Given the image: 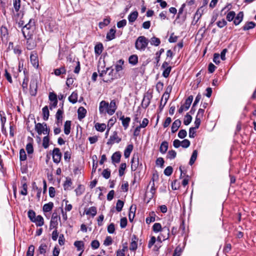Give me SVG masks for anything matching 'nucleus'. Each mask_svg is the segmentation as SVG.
Returning <instances> with one entry per match:
<instances>
[{"label": "nucleus", "instance_id": "obj_1", "mask_svg": "<svg viewBox=\"0 0 256 256\" xmlns=\"http://www.w3.org/2000/svg\"><path fill=\"white\" fill-rule=\"evenodd\" d=\"M152 230L155 232H166V236H164V234H161L162 236L164 238V240H168L170 237V228L169 227L165 226L164 228L162 227L161 224L160 223H155L152 226Z\"/></svg>", "mask_w": 256, "mask_h": 256}, {"label": "nucleus", "instance_id": "obj_2", "mask_svg": "<svg viewBox=\"0 0 256 256\" xmlns=\"http://www.w3.org/2000/svg\"><path fill=\"white\" fill-rule=\"evenodd\" d=\"M34 23V20L32 19H30L28 22L22 28V32L24 38H27L28 36L29 38L32 36Z\"/></svg>", "mask_w": 256, "mask_h": 256}, {"label": "nucleus", "instance_id": "obj_3", "mask_svg": "<svg viewBox=\"0 0 256 256\" xmlns=\"http://www.w3.org/2000/svg\"><path fill=\"white\" fill-rule=\"evenodd\" d=\"M148 40L144 36H140L135 42V48L140 50H144L148 44Z\"/></svg>", "mask_w": 256, "mask_h": 256}, {"label": "nucleus", "instance_id": "obj_4", "mask_svg": "<svg viewBox=\"0 0 256 256\" xmlns=\"http://www.w3.org/2000/svg\"><path fill=\"white\" fill-rule=\"evenodd\" d=\"M60 220V218L58 215V214L56 212H54L52 214L51 220L50 222V229H57L58 226V220Z\"/></svg>", "mask_w": 256, "mask_h": 256}, {"label": "nucleus", "instance_id": "obj_5", "mask_svg": "<svg viewBox=\"0 0 256 256\" xmlns=\"http://www.w3.org/2000/svg\"><path fill=\"white\" fill-rule=\"evenodd\" d=\"M38 80L36 78H32L30 84V92L32 96H36L38 90Z\"/></svg>", "mask_w": 256, "mask_h": 256}, {"label": "nucleus", "instance_id": "obj_6", "mask_svg": "<svg viewBox=\"0 0 256 256\" xmlns=\"http://www.w3.org/2000/svg\"><path fill=\"white\" fill-rule=\"evenodd\" d=\"M121 140L122 138L118 136V132L116 131H114L112 134L110 136L106 144L108 145H112L114 144V142L119 143Z\"/></svg>", "mask_w": 256, "mask_h": 256}, {"label": "nucleus", "instance_id": "obj_7", "mask_svg": "<svg viewBox=\"0 0 256 256\" xmlns=\"http://www.w3.org/2000/svg\"><path fill=\"white\" fill-rule=\"evenodd\" d=\"M62 154L58 148H54L52 150V160L54 163L58 164L60 162Z\"/></svg>", "mask_w": 256, "mask_h": 256}, {"label": "nucleus", "instance_id": "obj_8", "mask_svg": "<svg viewBox=\"0 0 256 256\" xmlns=\"http://www.w3.org/2000/svg\"><path fill=\"white\" fill-rule=\"evenodd\" d=\"M30 60L34 67L38 68L39 66L38 58L37 52L36 51H33L31 52Z\"/></svg>", "mask_w": 256, "mask_h": 256}, {"label": "nucleus", "instance_id": "obj_9", "mask_svg": "<svg viewBox=\"0 0 256 256\" xmlns=\"http://www.w3.org/2000/svg\"><path fill=\"white\" fill-rule=\"evenodd\" d=\"M131 169L132 171H135L139 166H142V164L139 163V158L138 154L134 155L131 160Z\"/></svg>", "mask_w": 256, "mask_h": 256}, {"label": "nucleus", "instance_id": "obj_10", "mask_svg": "<svg viewBox=\"0 0 256 256\" xmlns=\"http://www.w3.org/2000/svg\"><path fill=\"white\" fill-rule=\"evenodd\" d=\"M64 114V110L62 109H58L56 114V124L58 126H60L62 124V114Z\"/></svg>", "mask_w": 256, "mask_h": 256}, {"label": "nucleus", "instance_id": "obj_11", "mask_svg": "<svg viewBox=\"0 0 256 256\" xmlns=\"http://www.w3.org/2000/svg\"><path fill=\"white\" fill-rule=\"evenodd\" d=\"M108 103L105 100H102L100 103L99 112L100 114H106L108 110Z\"/></svg>", "mask_w": 256, "mask_h": 256}, {"label": "nucleus", "instance_id": "obj_12", "mask_svg": "<svg viewBox=\"0 0 256 256\" xmlns=\"http://www.w3.org/2000/svg\"><path fill=\"white\" fill-rule=\"evenodd\" d=\"M34 123L35 124V130L38 135H41L44 132V128L46 126V123H36L35 120H34Z\"/></svg>", "mask_w": 256, "mask_h": 256}, {"label": "nucleus", "instance_id": "obj_13", "mask_svg": "<svg viewBox=\"0 0 256 256\" xmlns=\"http://www.w3.org/2000/svg\"><path fill=\"white\" fill-rule=\"evenodd\" d=\"M108 108L109 109L107 110V113L109 115H112L115 112L117 108L116 103L114 100H111Z\"/></svg>", "mask_w": 256, "mask_h": 256}, {"label": "nucleus", "instance_id": "obj_14", "mask_svg": "<svg viewBox=\"0 0 256 256\" xmlns=\"http://www.w3.org/2000/svg\"><path fill=\"white\" fill-rule=\"evenodd\" d=\"M122 156L121 153L120 151L114 152L112 156V161L113 164L119 163Z\"/></svg>", "mask_w": 256, "mask_h": 256}, {"label": "nucleus", "instance_id": "obj_15", "mask_svg": "<svg viewBox=\"0 0 256 256\" xmlns=\"http://www.w3.org/2000/svg\"><path fill=\"white\" fill-rule=\"evenodd\" d=\"M244 12H243L241 11L240 12L236 15V16H235L234 20V24L236 26L238 25L243 20L244 18Z\"/></svg>", "mask_w": 256, "mask_h": 256}, {"label": "nucleus", "instance_id": "obj_16", "mask_svg": "<svg viewBox=\"0 0 256 256\" xmlns=\"http://www.w3.org/2000/svg\"><path fill=\"white\" fill-rule=\"evenodd\" d=\"M26 40V47L29 50L34 49L36 46V42L31 38V37L25 38Z\"/></svg>", "mask_w": 256, "mask_h": 256}, {"label": "nucleus", "instance_id": "obj_17", "mask_svg": "<svg viewBox=\"0 0 256 256\" xmlns=\"http://www.w3.org/2000/svg\"><path fill=\"white\" fill-rule=\"evenodd\" d=\"M97 213V210L95 206H91L87 210H84V214L90 215L92 217H94Z\"/></svg>", "mask_w": 256, "mask_h": 256}, {"label": "nucleus", "instance_id": "obj_18", "mask_svg": "<svg viewBox=\"0 0 256 256\" xmlns=\"http://www.w3.org/2000/svg\"><path fill=\"white\" fill-rule=\"evenodd\" d=\"M110 70L108 71V74L109 78H102V80L105 82L110 83L115 78L114 76V70L112 67H110Z\"/></svg>", "mask_w": 256, "mask_h": 256}, {"label": "nucleus", "instance_id": "obj_19", "mask_svg": "<svg viewBox=\"0 0 256 256\" xmlns=\"http://www.w3.org/2000/svg\"><path fill=\"white\" fill-rule=\"evenodd\" d=\"M181 124V121L179 119L174 120V122L172 123L171 127L172 132H176L178 130Z\"/></svg>", "mask_w": 256, "mask_h": 256}, {"label": "nucleus", "instance_id": "obj_20", "mask_svg": "<svg viewBox=\"0 0 256 256\" xmlns=\"http://www.w3.org/2000/svg\"><path fill=\"white\" fill-rule=\"evenodd\" d=\"M120 120H122V125L124 126V129L126 130L130 122V117L125 118L124 116H122L121 118H120Z\"/></svg>", "mask_w": 256, "mask_h": 256}, {"label": "nucleus", "instance_id": "obj_21", "mask_svg": "<svg viewBox=\"0 0 256 256\" xmlns=\"http://www.w3.org/2000/svg\"><path fill=\"white\" fill-rule=\"evenodd\" d=\"M104 50L103 44L101 42L97 43L94 46V52L96 55H100Z\"/></svg>", "mask_w": 256, "mask_h": 256}, {"label": "nucleus", "instance_id": "obj_22", "mask_svg": "<svg viewBox=\"0 0 256 256\" xmlns=\"http://www.w3.org/2000/svg\"><path fill=\"white\" fill-rule=\"evenodd\" d=\"M193 96L192 95L189 96L186 100L184 104L182 105L184 106V110H187L190 108L192 102L193 100Z\"/></svg>", "mask_w": 256, "mask_h": 256}, {"label": "nucleus", "instance_id": "obj_23", "mask_svg": "<svg viewBox=\"0 0 256 256\" xmlns=\"http://www.w3.org/2000/svg\"><path fill=\"white\" fill-rule=\"evenodd\" d=\"M124 62V61L122 59H120L116 62V63L115 64V70L117 72L122 70L124 69L123 65Z\"/></svg>", "mask_w": 256, "mask_h": 256}, {"label": "nucleus", "instance_id": "obj_24", "mask_svg": "<svg viewBox=\"0 0 256 256\" xmlns=\"http://www.w3.org/2000/svg\"><path fill=\"white\" fill-rule=\"evenodd\" d=\"M138 14L136 10L131 12L128 16V18L129 22L130 23L134 22L138 18Z\"/></svg>", "mask_w": 256, "mask_h": 256}, {"label": "nucleus", "instance_id": "obj_25", "mask_svg": "<svg viewBox=\"0 0 256 256\" xmlns=\"http://www.w3.org/2000/svg\"><path fill=\"white\" fill-rule=\"evenodd\" d=\"M116 30L114 28H110L106 34V38L108 40H112L116 38Z\"/></svg>", "mask_w": 256, "mask_h": 256}, {"label": "nucleus", "instance_id": "obj_26", "mask_svg": "<svg viewBox=\"0 0 256 256\" xmlns=\"http://www.w3.org/2000/svg\"><path fill=\"white\" fill-rule=\"evenodd\" d=\"M32 222L35 223L37 226H41L44 224V220L42 216L38 215L34 219V221H32Z\"/></svg>", "mask_w": 256, "mask_h": 256}, {"label": "nucleus", "instance_id": "obj_27", "mask_svg": "<svg viewBox=\"0 0 256 256\" xmlns=\"http://www.w3.org/2000/svg\"><path fill=\"white\" fill-rule=\"evenodd\" d=\"M256 23L253 22H248L242 26L243 30L246 31L254 28L256 26Z\"/></svg>", "mask_w": 256, "mask_h": 256}, {"label": "nucleus", "instance_id": "obj_28", "mask_svg": "<svg viewBox=\"0 0 256 256\" xmlns=\"http://www.w3.org/2000/svg\"><path fill=\"white\" fill-rule=\"evenodd\" d=\"M110 18L109 16L104 18L102 22H100L98 23V26L100 28L102 29L105 26H108L110 22Z\"/></svg>", "mask_w": 256, "mask_h": 256}, {"label": "nucleus", "instance_id": "obj_29", "mask_svg": "<svg viewBox=\"0 0 256 256\" xmlns=\"http://www.w3.org/2000/svg\"><path fill=\"white\" fill-rule=\"evenodd\" d=\"M168 143L166 141H164L162 142L160 147V152L162 154H165L168 150Z\"/></svg>", "mask_w": 256, "mask_h": 256}, {"label": "nucleus", "instance_id": "obj_30", "mask_svg": "<svg viewBox=\"0 0 256 256\" xmlns=\"http://www.w3.org/2000/svg\"><path fill=\"white\" fill-rule=\"evenodd\" d=\"M54 207V203L52 202H49L44 205L42 210L44 212H50Z\"/></svg>", "mask_w": 256, "mask_h": 256}, {"label": "nucleus", "instance_id": "obj_31", "mask_svg": "<svg viewBox=\"0 0 256 256\" xmlns=\"http://www.w3.org/2000/svg\"><path fill=\"white\" fill-rule=\"evenodd\" d=\"M134 148L132 144H128L124 150V156L126 158H128Z\"/></svg>", "mask_w": 256, "mask_h": 256}, {"label": "nucleus", "instance_id": "obj_32", "mask_svg": "<svg viewBox=\"0 0 256 256\" xmlns=\"http://www.w3.org/2000/svg\"><path fill=\"white\" fill-rule=\"evenodd\" d=\"M128 62L132 65L135 66L138 62V56L136 54H132L128 58Z\"/></svg>", "mask_w": 256, "mask_h": 256}, {"label": "nucleus", "instance_id": "obj_33", "mask_svg": "<svg viewBox=\"0 0 256 256\" xmlns=\"http://www.w3.org/2000/svg\"><path fill=\"white\" fill-rule=\"evenodd\" d=\"M42 112L44 120H48L49 116H50L48 108L47 106H44L42 108Z\"/></svg>", "mask_w": 256, "mask_h": 256}, {"label": "nucleus", "instance_id": "obj_34", "mask_svg": "<svg viewBox=\"0 0 256 256\" xmlns=\"http://www.w3.org/2000/svg\"><path fill=\"white\" fill-rule=\"evenodd\" d=\"M71 122L66 120L64 124V132L66 134L68 135L70 132Z\"/></svg>", "mask_w": 256, "mask_h": 256}, {"label": "nucleus", "instance_id": "obj_35", "mask_svg": "<svg viewBox=\"0 0 256 256\" xmlns=\"http://www.w3.org/2000/svg\"><path fill=\"white\" fill-rule=\"evenodd\" d=\"M94 127L97 131L103 132L106 128V124L104 123L97 122L95 124Z\"/></svg>", "mask_w": 256, "mask_h": 256}, {"label": "nucleus", "instance_id": "obj_36", "mask_svg": "<svg viewBox=\"0 0 256 256\" xmlns=\"http://www.w3.org/2000/svg\"><path fill=\"white\" fill-rule=\"evenodd\" d=\"M198 156V150H193L192 154L191 156L190 162H189V164L190 166H192L195 162V161L196 160Z\"/></svg>", "mask_w": 256, "mask_h": 256}, {"label": "nucleus", "instance_id": "obj_37", "mask_svg": "<svg viewBox=\"0 0 256 256\" xmlns=\"http://www.w3.org/2000/svg\"><path fill=\"white\" fill-rule=\"evenodd\" d=\"M151 99L146 98L144 96L142 102V106L144 108H146L149 106L150 102Z\"/></svg>", "mask_w": 256, "mask_h": 256}, {"label": "nucleus", "instance_id": "obj_38", "mask_svg": "<svg viewBox=\"0 0 256 256\" xmlns=\"http://www.w3.org/2000/svg\"><path fill=\"white\" fill-rule=\"evenodd\" d=\"M150 42L152 45L158 46L160 44V40L159 38L154 36L151 38Z\"/></svg>", "mask_w": 256, "mask_h": 256}, {"label": "nucleus", "instance_id": "obj_39", "mask_svg": "<svg viewBox=\"0 0 256 256\" xmlns=\"http://www.w3.org/2000/svg\"><path fill=\"white\" fill-rule=\"evenodd\" d=\"M47 246L45 244H42L38 248L39 254H43L45 256L46 252Z\"/></svg>", "mask_w": 256, "mask_h": 256}, {"label": "nucleus", "instance_id": "obj_40", "mask_svg": "<svg viewBox=\"0 0 256 256\" xmlns=\"http://www.w3.org/2000/svg\"><path fill=\"white\" fill-rule=\"evenodd\" d=\"M69 101L72 104H75L78 101V94L73 92L68 97Z\"/></svg>", "mask_w": 256, "mask_h": 256}, {"label": "nucleus", "instance_id": "obj_41", "mask_svg": "<svg viewBox=\"0 0 256 256\" xmlns=\"http://www.w3.org/2000/svg\"><path fill=\"white\" fill-rule=\"evenodd\" d=\"M236 16V13L234 11H230L229 12L226 16V20L228 22H232V20H234V18Z\"/></svg>", "mask_w": 256, "mask_h": 256}, {"label": "nucleus", "instance_id": "obj_42", "mask_svg": "<svg viewBox=\"0 0 256 256\" xmlns=\"http://www.w3.org/2000/svg\"><path fill=\"white\" fill-rule=\"evenodd\" d=\"M28 216L30 220L32 222V221H34L36 218V212L32 210H30L28 212Z\"/></svg>", "mask_w": 256, "mask_h": 256}, {"label": "nucleus", "instance_id": "obj_43", "mask_svg": "<svg viewBox=\"0 0 256 256\" xmlns=\"http://www.w3.org/2000/svg\"><path fill=\"white\" fill-rule=\"evenodd\" d=\"M22 190H20V194L23 196H26L28 194V185L26 182L22 183Z\"/></svg>", "mask_w": 256, "mask_h": 256}, {"label": "nucleus", "instance_id": "obj_44", "mask_svg": "<svg viewBox=\"0 0 256 256\" xmlns=\"http://www.w3.org/2000/svg\"><path fill=\"white\" fill-rule=\"evenodd\" d=\"M66 70L64 67H61L58 68H56L54 70V74L56 76H59L61 74H66Z\"/></svg>", "mask_w": 256, "mask_h": 256}, {"label": "nucleus", "instance_id": "obj_45", "mask_svg": "<svg viewBox=\"0 0 256 256\" xmlns=\"http://www.w3.org/2000/svg\"><path fill=\"white\" fill-rule=\"evenodd\" d=\"M164 48H162L159 51L157 52L156 53L155 60H156V65H158V62L160 60L161 54L164 52Z\"/></svg>", "mask_w": 256, "mask_h": 256}, {"label": "nucleus", "instance_id": "obj_46", "mask_svg": "<svg viewBox=\"0 0 256 256\" xmlns=\"http://www.w3.org/2000/svg\"><path fill=\"white\" fill-rule=\"evenodd\" d=\"M192 116L189 113H187L184 116V124L186 126L188 125L192 122Z\"/></svg>", "mask_w": 256, "mask_h": 256}, {"label": "nucleus", "instance_id": "obj_47", "mask_svg": "<svg viewBox=\"0 0 256 256\" xmlns=\"http://www.w3.org/2000/svg\"><path fill=\"white\" fill-rule=\"evenodd\" d=\"M26 154L24 148H21L20 150V162L25 161L26 160Z\"/></svg>", "mask_w": 256, "mask_h": 256}, {"label": "nucleus", "instance_id": "obj_48", "mask_svg": "<svg viewBox=\"0 0 256 256\" xmlns=\"http://www.w3.org/2000/svg\"><path fill=\"white\" fill-rule=\"evenodd\" d=\"M176 156V152L173 150H170L168 152L166 156V158L170 160L174 159Z\"/></svg>", "mask_w": 256, "mask_h": 256}, {"label": "nucleus", "instance_id": "obj_49", "mask_svg": "<svg viewBox=\"0 0 256 256\" xmlns=\"http://www.w3.org/2000/svg\"><path fill=\"white\" fill-rule=\"evenodd\" d=\"M124 205V202L120 200H118L116 204V208L118 212L122 211Z\"/></svg>", "mask_w": 256, "mask_h": 256}, {"label": "nucleus", "instance_id": "obj_50", "mask_svg": "<svg viewBox=\"0 0 256 256\" xmlns=\"http://www.w3.org/2000/svg\"><path fill=\"white\" fill-rule=\"evenodd\" d=\"M126 163H122L118 170L119 176H122L124 174V170L126 168Z\"/></svg>", "mask_w": 256, "mask_h": 256}, {"label": "nucleus", "instance_id": "obj_51", "mask_svg": "<svg viewBox=\"0 0 256 256\" xmlns=\"http://www.w3.org/2000/svg\"><path fill=\"white\" fill-rule=\"evenodd\" d=\"M13 5L16 12H18L20 8V0H13Z\"/></svg>", "mask_w": 256, "mask_h": 256}, {"label": "nucleus", "instance_id": "obj_52", "mask_svg": "<svg viewBox=\"0 0 256 256\" xmlns=\"http://www.w3.org/2000/svg\"><path fill=\"white\" fill-rule=\"evenodd\" d=\"M232 250V245L229 243H226L224 248H223V252L226 254L229 253V252Z\"/></svg>", "mask_w": 256, "mask_h": 256}, {"label": "nucleus", "instance_id": "obj_53", "mask_svg": "<svg viewBox=\"0 0 256 256\" xmlns=\"http://www.w3.org/2000/svg\"><path fill=\"white\" fill-rule=\"evenodd\" d=\"M50 138L49 136H45L42 140V146L44 148H47L49 146Z\"/></svg>", "mask_w": 256, "mask_h": 256}, {"label": "nucleus", "instance_id": "obj_54", "mask_svg": "<svg viewBox=\"0 0 256 256\" xmlns=\"http://www.w3.org/2000/svg\"><path fill=\"white\" fill-rule=\"evenodd\" d=\"M166 60L170 62L171 60L173 58L174 54L171 50H168L166 52Z\"/></svg>", "mask_w": 256, "mask_h": 256}, {"label": "nucleus", "instance_id": "obj_55", "mask_svg": "<svg viewBox=\"0 0 256 256\" xmlns=\"http://www.w3.org/2000/svg\"><path fill=\"white\" fill-rule=\"evenodd\" d=\"M182 248L180 246H178L175 248L172 256H180L182 253Z\"/></svg>", "mask_w": 256, "mask_h": 256}, {"label": "nucleus", "instance_id": "obj_56", "mask_svg": "<svg viewBox=\"0 0 256 256\" xmlns=\"http://www.w3.org/2000/svg\"><path fill=\"white\" fill-rule=\"evenodd\" d=\"M26 150L28 154L34 152L33 145L32 142H28L26 146Z\"/></svg>", "mask_w": 256, "mask_h": 256}, {"label": "nucleus", "instance_id": "obj_57", "mask_svg": "<svg viewBox=\"0 0 256 256\" xmlns=\"http://www.w3.org/2000/svg\"><path fill=\"white\" fill-rule=\"evenodd\" d=\"M173 172V168L171 166H167L164 170V173L166 176H170Z\"/></svg>", "mask_w": 256, "mask_h": 256}, {"label": "nucleus", "instance_id": "obj_58", "mask_svg": "<svg viewBox=\"0 0 256 256\" xmlns=\"http://www.w3.org/2000/svg\"><path fill=\"white\" fill-rule=\"evenodd\" d=\"M110 170L108 168H106L103 170L102 176L106 179H108L110 176Z\"/></svg>", "mask_w": 256, "mask_h": 256}, {"label": "nucleus", "instance_id": "obj_59", "mask_svg": "<svg viewBox=\"0 0 256 256\" xmlns=\"http://www.w3.org/2000/svg\"><path fill=\"white\" fill-rule=\"evenodd\" d=\"M34 246L33 245H30L26 252V256H34Z\"/></svg>", "mask_w": 256, "mask_h": 256}, {"label": "nucleus", "instance_id": "obj_60", "mask_svg": "<svg viewBox=\"0 0 256 256\" xmlns=\"http://www.w3.org/2000/svg\"><path fill=\"white\" fill-rule=\"evenodd\" d=\"M172 67L171 68H166L164 69V71L162 74V76L165 78H167L169 76L172 70Z\"/></svg>", "mask_w": 256, "mask_h": 256}, {"label": "nucleus", "instance_id": "obj_61", "mask_svg": "<svg viewBox=\"0 0 256 256\" xmlns=\"http://www.w3.org/2000/svg\"><path fill=\"white\" fill-rule=\"evenodd\" d=\"M4 76L6 78V80L10 84L12 83V78L11 74L6 69H5Z\"/></svg>", "mask_w": 256, "mask_h": 256}, {"label": "nucleus", "instance_id": "obj_62", "mask_svg": "<svg viewBox=\"0 0 256 256\" xmlns=\"http://www.w3.org/2000/svg\"><path fill=\"white\" fill-rule=\"evenodd\" d=\"M48 99L50 102L57 101V95L54 92H50L48 96Z\"/></svg>", "mask_w": 256, "mask_h": 256}, {"label": "nucleus", "instance_id": "obj_63", "mask_svg": "<svg viewBox=\"0 0 256 256\" xmlns=\"http://www.w3.org/2000/svg\"><path fill=\"white\" fill-rule=\"evenodd\" d=\"M72 184V182L71 181L70 178H66V180L64 184V190H66L68 189V188L71 186Z\"/></svg>", "mask_w": 256, "mask_h": 256}, {"label": "nucleus", "instance_id": "obj_64", "mask_svg": "<svg viewBox=\"0 0 256 256\" xmlns=\"http://www.w3.org/2000/svg\"><path fill=\"white\" fill-rule=\"evenodd\" d=\"M112 243V240L110 236H107L104 240V244L106 246H109Z\"/></svg>", "mask_w": 256, "mask_h": 256}]
</instances>
